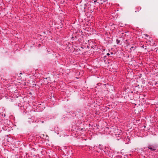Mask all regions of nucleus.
Returning a JSON list of instances; mask_svg holds the SVG:
<instances>
[{
    "label": "nucleus",
    "mask_w": 158,
    "mask_h": 158,
    "mask_svg": "<svg viewBox=\"0 0 158 158\" xmlns=\"http://www.w3.org/2000/svg\"><path fill=\"white\" fill-rule=\"evenodd\" d=\"M141 8L140 6L137 7L135 8V12H139L141 9Z\"/></svg>",
    "instance_id": "3"
},
{
    "label": "nucleus",
    "mask_w": 158,
    "mask_h": 158,
    "mask_svg": "<svg viewBox=\"0 0 158 158\" xmlns=\"http://www.w3.org/2000/svg\"><path fill=\"white\" fill-rule=\"evenodd\" d=\"M42 123H44V122H43V121H42Z\"/></svg>",
    "instance_id": "14"
},
{
    "label": "nucleus",
    "mask_w": 158,
    "mask_h": 158,
    "mask_svg": "<svg viewBox=\"0 0 158 158\" xmlns=\"http://www.w3.org/2000/svg\"><path fill=\"white\" fill-rule=\"evenodd\" d=\"M97 2V0H95V1H94V3H95V2Z\"/></svg>",
    "instance_id": "9"
},
{
    "label": "nucleus",
    "mask_w": 158,
    "mask_h": 158,
    "mask_svg": "<svg viewBox=\"0 0 158 158\" xmlns=\"http://www.w3.org/2000/svg\"><path fill=\"white\" fill-rule=\"evenodd\" d=\"M144 49H145V50H146L147 49V48H144Z\"/></svg>",
    "instance_id": "11"
},
{
    "label": "nucleus",
    "mask_w": 158,
    "mask_h": 158,
    "mask_svg": "<svg viewBox=\"0 0 158 158\" xmlns=\"http://www.w3.org/2000/svg\"><path fill=\"white\" fill-rule=\"evenodd\" d=\"M126 140H127L128 141H129L130 140V139L129 138L128 136H127V138L126 139Z\"/></svg>",
    "instance_id": "5"
},
{
    "label": "nucleus",
    "mask_w": 158,
    "mask_h": 158,
    "mask_svg": "<svg viewBox=\"0 0 158 158\" xmlns=\"http://www.w3.org/2000/svg\"><path fill=\"white\" fill-rule=\"evenodd\" d=\"M110 54H113V53L112 52H110Z\"/></svg>",
    "instance_id": "12"
},
{
    "label": "nucleus",
    "mask_w": 158,
    "mask_h": 158,
    "mask_svg": "<svg viewBox=\"0 0 158 158\" xmlns=\"http://www.w3.org/2000/svg\"><path fill=\"white\" fill-rule=\"evenodd\" d=\"M103 2H104L103 1V2H101V4H103Z\"/></svg>",
    "instance_id": "10"
},
{
    "label": "nucleus",
    "mask_w": 158,
    "mask_h": 158,
    "mask_svg": "<svg viewBox=\"0 0 158 158\" xmlns=\"http://www.w3.org/2000/svg\"><path fill=\"white\" fill-rule=\"evenodd\" d=\"M120 42V40L118 39H117L116 40V43L117 44H119Z\"/></svg>",
    "instance_id": "4"
},
{
    "label": "nucleus",
    "mask_w": 158,
    "mask_h": 158,
    "mask_svg": "<svg viewBox=\"0 0 158 158\" xmlns=\"http://www.w3.org/2000/svg\"><path fill=\"white\" fill-rule=\"evenodd\" d=\"M141 47L143 48H144V45H143L141 46Z\"/></svg>",
    "instance_id": "7"
},
{
    "label": "nucleus",
    "mask_w": 158,
    "mask_h": 158,
    "mask_svg": "<svg viewBox=\"0 0 158 158\" xmlns=\"http://www.w3.org/2000/svg\"><path fill=\"white\" fill-rule=\"evenodd\" d=\"M117 140H119V139H117Z\"/></svg>",
    "instance_id": "13"
},
{
    "label": "nucleus",
    "mask_w": 158,
    "mask_h": 158,
    "mask_svg": "<svg viewBox=\"0 0 158 158\" xmlns=\"http://www.w3.org/2000/svg\"><path fill=\"white\" fill-rule=\"evenodd\" d=\"M81 131H85V128H82V129H81Z\"/></svg>",
    "instance_id": "6"
},
{
    "label": "nucleus",
    "mask_w": 158,
    "mask_h": 158,
    "mask_svg": "<svg viewBox=\"0 0 158 158\" xmlns=\"http://www.w3.org/2000/svg\"><path fill=\"white\" fill-rule=\"evenodd\" d=\"M101 1H102V0H100Z\"/></svg>",
    "instance_id": "15"
},
{
    "label": "nucleus",
    "mask_w": 158,
    "mask_h": 158,
    "mask_svg": "<svg viewBox=\"0 0 158 158\" xmlns=\"http://www.w3.org/2000/svg\"><path fill=\"white\" fill-rule=\"evenodd\" d=\"M157 146L156 145H149L148 147V148L152 151H155L156 150Z\"/></svg>",
    "instance_id": "2"
},
{
    "label": "nucleus",
    "mask_w": 158,
    "mask_h": 158,
    "mask_svg": "<svg viewBox=\"0 0 158 158\" xmlns=\"http://www.w3.org/2000/svg\"><path fill=\"white\" fill-rule=\"evenodd\" d=\"M106 55H107V56H109L110 55V54L109 53H107Z\"/></svg>",
    "instance_id": "8"
},
{
    "label": "nucleus",
    "mask_w": 158,
    "mask_h": 158,
    "mask_svg": "<svg viewBox=\"0 0 158 158\" xmlns=\"http://www.w3.org/2000/svg\"><path fill=\"white\" fill-rule=\"evenodd\" d=\"M93 148H94L95 149L97 150L98 151H100L103 150L104 149V147L102 145L99 144L98 146H94L93 147Z\"/></svg>",
    "instance_id": "1"
}]
</instances>
